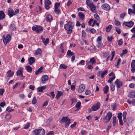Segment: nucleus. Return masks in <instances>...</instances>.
Listing matches in <instances>:
<instances>
[{"mask_svg": "<svg viewBox=\"0 0 135 135\" xmlns=\"http://www.w3.org/2000/svg\"><path fill=\"white\" fill-rule=\"evenodd\" d=\"M74 25V23L71 21L68 22L64 26V28L66 30L67 33L68 34H70L72 32V29Z\"/></svg>", "mask_w": 135, "mask_h": 135, "instance_id": "obj_1", "label": "nucleus"}, {"mask_svg": "<svg viewBox=\"0 0 135 135\" xmlns=\"http://www.w3.org/2000/svg\"><path fill=\"white\" fill-rule=\"evenodd\" d=\"M60 123H65V127L67 128L71 123L70 119L68 118V117H63L60 121Z\"/></svg>", "mask_w": 135, "mask_h": 135, "instance_id": "obj_2", "label": "nucleus"}, {"mask_svg": "<svg viewBox=\"0 0 135 135\" xmlns=\"http://www.w3.org/2000/svg\"><path fill=\"white\" fill-rule=\"evenodd\" d=\"M33 135H45V131L43 128L35 129L33 131Z\"/></svg>", "mask_w": 135, "mask_h": 135, "instance_id": "obj_3", "label": "nucleus"}, {"mask_svg": "<svg viewBox=\"0 0 135 135\" xmlns=\"http://www.w3.org/2000/svg\"><path fill=\"white\" fill-rule=\"evenodd\" d=\"M11 36L9 34H8L5 37L4 35L2 37V39L4 44V45L8 43L11 40Z\"/></svg>", "mask_w": 135, "mask_h": 135, "instance_id": "obj_4", "label": "nucleus"}, {"mask_svg": "<svg viewBox=\"0 0 135 135\" xmlns=\"http://www.w3.org/2000/svg\"><path fill=\"white\" fill-rule=\"evenodd\" d=\"M112 116V113L110 112H109L107 113L106 115L103 118L104 123H107L110 120Z\"/></svg>", "mask_w": 135, "mask_h": 135, "instance_id": "obj_5", "label": "nucleus"}, {"mask_svg": "<svg viewBox=\"0 0 135 135\" xmlns=\"http://www.w3.org/2000/svg\"><path fill=\"white\" fill-rule=\"evenodd\" d=\"M100 106V104L99 102L95 104L91 107V110L93 111L97 110L99 109Z\"/></svg>", "mask_w": 135, "mask_h": 135, "instance_id": "obj_6", "label": "nucleus"}, {"mask_svg": "<svg viewBox=\"0 0 135 135\" xmlns=\"http://www.w3.org/2000/svg\"><path fill=\"white\" fill-rule=\"evenodd\" d=\"M108 73V70H106L104 71H100L97 73V76L101 77L102 78H103L104 76L106 74Z\"/></svg>", "mask_w": 135, "mask_h": 135, "instance_id": "obj_7", "label": "nucleus"}, {"mask_svg": "<svg viewBox=\"0 0 135 135\" xmlns=\"http://www.w3.org/2000/svg\"><path fill=\"white\" fill-rule=\"evenodd\" d=\"M109 75L110 76H112V77H110L109 80L107 82L110 83H111L113 80L115 78V76L114 73L112 72H111L109 74Z\"/></svg>", "mask_w": 135, "mask_h": 135, "instance_id": "obj_8", "label": "nucleus"}, {"mask_svg": "<svg viewBox=\"0 0 135 135\" xmlns=\"http://www.w3.org/2000/svg\"><path fill=\"white\" fill-rule=\"evenodd\" d=\"M123 24L126 26L130 28L133 26L134 25V22L131 21L128 22H123Z\"/></svg>", "mask_w": 135, "mask_h": 135, "instance_id": "obj_9", "label": "nucleus"}, {"mask_svg": "<svg viewBox=\"0 0 135 135\" xmlns=\"http://www.w3.org/2000/svg\"><path fill=\"white\" fill-rule=\"evenodd\" d=\"M45 19L46 22H50L53 21V17L51 15L48 14L46 16Z\"/></svg>", "mask_w": 135, "mask_h": 135, "instance_id": "obj_10", "label": "nucleus"}, {"mask_svg": "<svg viewBox=\"0 0 135 135\" xmlns=\"http://www.w3.org/2000/svg\"><path fill=\"white\" fill-rule=\"evenodd\" d=\"M114 84L116 86L117 88L119 89L122 85V81H119L118 79H117L114 82Z\"/></svg>", "mask_w": 135, "mask_h": 135, "instance_id": "obj_11", "label": "nucleus"}, {"mask_svg": "<svg viewBox=\"0 0 135 135\" xmlns=\"http://www.w3.org/2000/svg\"><path fill=\"white\" fill-rule=\"evenodd\" d=\"M51 4V2L49 0H45V8L48 9L50 8L49 6Z\"/></svg>", "mask_w": 135, "mask_h": 135, "instance_id": "obj_12", "label": "nucleus"}, {"mask_svg": "<svg viewBox=\"0 0 135 135\" xmlns=\"http://www.w3.org/2000/svg\"><path fill=\"white\" fill-rule=\"evenodd\" d=\"M131 67V71L133 73L135 72V60H133L132 61Z\"/></svg>", "mask_w": 135, "mask_h": 135, "instance_id": "obj_13", "label": "nucleus"}, {"mask_svg": "<svg viewBox=\"0 0 135 135\" xmlns=\"http://www.w3.org/2000/svg\"><path fill=\"white\" fill-rule=\"evenodd\" d=\"M88 6L90 8V10L92 12H96V8L95 6L93 3L90 4H89Z\"/></svg>", "mask_w": 135, "mask_h": 135, "instance_id": "obj_14", "label": "nucleus"}, {"mask_svg": "<svg viewBox=\"0 0 135 135\" xmlns=\"http://www.w3.org/2000/svg\"><path fill=\"white\" fill-rule=\"evenodd\" d=\"M102 7L104 10L108 11L110 8V6L107 3H104L102 6Z\"/></svg>", "mask_w": 135, "mask_h": 135, "instance_id": "obj_15", "label": "nucleus"}, {"mask_svg": "<svg viewBox=\"0 0 135 135\" xmlns=\"http://www.w3.org/2000/svg\"><path fill=\"white\" fill-rule=\"evenodd\" d=\"M8 14L10 18L15 15L14 13V10L11 8H9L8 10Z\"/></svg>", "mask_w": 135, "mask_h": 135, "instance_id": "obj_16", "label": "nucleus"}, {"mask_svg": "<svg viewBox=\"0 0 135 135\" xmlns=\"http://www.w3.org/2000/svg\"><path fill=\"white\" fill-rule=\"evenodd\" d=\"M49 79L48 76L47 75H43L42 77L41 81L43 83H45L46 81Z\"/></svg>", "mask_w": 135, "mask_h": 135, "instance_id": "obj_17", "label": "nucleus"}, {"mask_svg": "<svg viewBox=\"0 0 135 135\" xmlns=\"http://www.w3.org/2000/svg\"><path fill=\"white\" fill-rule=\"evenodd\" d=\"M85 88L84 85L83 84L80 85L78 89V92L80 93L82 92L85 89Z\"/></svg>", "mask_w": 135, "mask_h": 135, "instance_id": "obj_18", "label": "nucleus"}, {"mask_svg": "<svg viewBox=\"0 0 135 135\" xmlns=\"http://www.w3.org/2000/svg\"><path fill=\"white\" fill-rule=\"evenodd\" d=\"M22 69H18L16 72V75L17 76H21L22 77L25 78V76H23L22 74Z\"/></svg>", "mask_w": 135, "mask_h": 135, "instance_id": "obj_19", "label": "nucleus"}, {"mask_svg": "<svg viewBox=\"0 0 135 135\" xmlns=\"http://www.w3.org/2000/svg\"><path fill=\"white\" fill-rule=\"evenodd\" d=\"M29 64L31 65L33 64L35 61V59L33 57H30L28 59Z\"/></svg>", "mask_w": 135, "mask_h": 135, "instance_id": "obj_20", "label": "nucleus"}, {"mask_svg": "<svg viewBox=\"0 0 135 135\" xmlns=\"http://www.w3.org/2000/svg\"><path fill=\"white\" fill-rule=\"evenodd\" d=\"M43 30V27L39 26H37V30L36 32L37 33H41Z\"/></svg>", "mask_w": 135, "mask_h": 135, "instance_id": "obj_21", "label": "nucleus"}, {"mask_svg": "<svg viewBox=\"0 0 135 135\" xmlns=\"http://www.w3.org/2000/svg\"><path fill=\"white\" fill-rule=\"evenodd\" d=\"M46 88V86H43L40 87H38L37 88V91L40 92H42L43 90L45 89Z\"/></svg>", "mask_w": 135, "mask_h": 135, "instance_id": "obj_22", "label": "nucleus"}, {"mask_svg": "<svg viewBox=\"0 0 135 135\" xmlns=\"http://www.w3.org/2000/svg\"><path fill=\"white\" fill-rule=\"evenodd\" d=\"M86 64H87L88 65L89 63H91L93 64L96 62V61L95 58L94 57L91 58L90 59V61L89 62H88L87 61H86Z\"/></svg>", "mask_w": 135, "mask_h": 135, "instance_id": "obj_23", "label": "nucleus"}, {"mask_svg": "<svg viewBox=\"0 0 135 135\" xmlns=\"http://www.w3.org/2000/svg\"><path fill=\"white\" fill-rule=\"evenodd\" d=\"M14 73L11 70H9L7 72V74H8L7 76L9 78L12 77L13 76Z\"/></svg>", "mask_w": 135, "mask_h": 135, "instance_id": "obj_24", "label": "nucleus"}, {"mask_svg": "<svg viewBox=\"0 0 135 135\" xmlns=\"http://www.w3.org/2000/svg\"><path fill=\"white\" fill-rule=\"evenodd\" d=\"M43 66H41L37 71H35V75H37L41 73L42 72V70L43 69Z\"/></svg>", "mask_w": 135, "mask_h": 135, "instance_id": "obj_25", "label": "nucleus"}, {"mask_svg": "<svg viewBox=\"0 0 135 135\" xmlns=\"http://www.w3.org/2000/svg\"><path fill=\"white\" fill-rule=\"evenodd\" d=\"M78 15L80 19L82 21L83 20L84 18L85 15L82 12H79L78 13Z\"/></svg>", "mask_w": 135, "mask_h": 135, "instance_id": "obj_26", "label": "nucleus"}, {"mask_svg": "<svg viewBox=\"0 0 135 135\" xmlns=\"http://www.w3.org/2000/svg\"><path fill=\"white\" fill-rule=\"evenodd\" d=\"M5 15L3 11H0V20H2L5 18Z\"/></svg>", "mask_w": 135, "mask_h": 135, "instance_id": "obj_27", "label": "nucleus"}, {"mask_svg": "<svg viewBox=\"0 0 135 135\" xmlns=\"http://www.w3.org/2000/svg\"><path fill=\"white\" fill-rule=\"evenodd\" d=\"M129 97L131 98H135V90L131 92L129 94Z\"/></svg>", "mask_w": 135, "mask_h": 135, "instance_id": "obj_28", "label": "nucleus"}, {"mask_svg": "<svg viewBox=\"0 0 135 135\" xmlns=\"http://www.w3.org/2000/svg\"><path fill=\"white\" fill-rule=\"evenodd\" d=\"M63 94L62 92L59 91H57V94L56 95V98L57 99H58Z\"/></svg>", "mask_w": 135, "mask_h": 135, "instance_id": "obj_29", "label": "nucleus"}, {"mask_svg": "<svg viewBox=\"0 0 135 135\" xmlns=\"http://www.w3.org/2000/svg\"><path fill=\"white\" fill-rule=\"evenodd\" d=\"M109 90V87L108 85L105 86L103 89L104 93L105 94H107Z\"/></svg>", "mask_w": 135, "mask_h": 135, "instance_id": "obj_30", "label": "nucleus"}, {"mask_svg": "<svg viewBox=\"0 0 135 135\" xmlns=\"http://www.w3.org/2000/svg\"><path fill=\"white\" fill-rule=\"evenodd\" d=\"M41 50L40 48H38L35 52V55H37L38 54H40L41 53Z\"/></svg>", "mask_w": 135, "mask_h": 135, "instance_id": "obj_31", "label": "nucleus"}, {"mask_svg": "<svg viewBox=\"0 0 135 135\" xmlns=\"http://www.w3.org/2000/svg\"><path fill=\"white\" fill-rule=\"evenodd\" d=\"M27 70L28 72L31 73L32 71V69L31 67L29 65H28L26 67Z\"/></svg>", "mask_w": 135, "mask_h": 135, "instance_id": "obj_32", "label": "nucleus"}, {"mask_svg": "<svg viewBox=\"0 0 135 135\" xmlns=\"http://www.w3.org/2000/svg\"><path fill=\"white\" fill-rule=\"evenodd\" d=\"M74 54V53L72 52L70 50H68L67 53V54L68 56L70 57H71L72 55H73Z\"/></svg>", "mask_w": 135, "mask_h": 135, "instance_id": "obj_33", "label": "nucleus"}, {"mask_svg": "<svg viewBox=\"0 0 135 135\" xmlns=\"http://www.w3.org/2000/svg\"><path fill=\"white\" fill-rule=\"evenodd\" d=\"M97 42V46L98 47H100L103 46V44L102 43V41H98Z\"/></svg>", "mask_w": 135, "mask_h": 135, "instance_id": "obj_34", "label": "nucleus"}, {"mask_svg": "<svg viewBox=\"0 0 135 135\" xmlns=\"http://www.w3.org/2000/svg\"><path fill=\"white\" fill-rule=\"evenodd\" d=\"M68 67V66L62 64L60 65L59 68L60 69H66Z\"/></svg>", "mask_w": 135, "mask_h": 135, "instance_id": "obj_35", "label": "nucleus"}, {"mask_svg": "<svg viewBox=\"0 0 135 135\" xmlns=\"http://www.w3.org/2000/svg\"><path fill=\"white\" fill-rule=\"evenodd\" d=\"M132 122V119L131 118H128L127 122L126 123V124L128 126H129V124Z\"/></svg>", "mask_w": 135, "mask_h": 135, "instance_id": "obj_36", "label": "nucleus"}, {"mask_svg": "<svg viewBox=\"0 0 135 135\" xmlns=\"http://www.w3.org/2000/svg\"><path fill=\"white\" fill-rule=\"evenodd\" d=\"M112 28V25H109L106 27V31L107 32H109Z\"/></svg>", "mask_w": 135, "mask_h": 135, "instance_id": "obj_37", "label": "nucleus"}, {"mask_svg": "<svg viewBox=\"0 0 135 135\" xmlns=\"http://www.w3.org/2000/svg\"><path fill=\"white\" fill-rule=\"evenodd\" d=\"M54 11L57 15H59L60 13H61L60 11V9H59L58 8H57V9L55 8Z\"/></svg>", "mask_w": 135, "mask_h": 135, "instance_id": "obj_38", "label": "nucleus"}, {"mask_svg": "<svg viewBox=\"0 0 135 135\" xmlns=\"http://www.w3.org/2000/svg\"><path fill=\"white\" fill-rule=\"evenodd\" d=\"M132 13L134 15H135V13H134L133 10H132L131 8H129L128 10V14H130Z\"/></svg>", "mask_w": 135, "mask_h": 135, "instance_id": "obj_39", "label": "nucleus"}, {"mask_svg": "<svg viewBox=\"0 0 135 135\" xmlns=\"http://www.w3.org/2000/svg\"><path fill=\"white\" fill-rule=\"evenodd\" d=\"M121 61V59H119L118 60L117 62L116 65H115V66L117 68H119V65Z\"/></svg>", "mask_w": 135, "mask_h": 135, "instance_id": "obj_40", "label": "nucleus"}, {"mask_svg": "<svg viewBox=\"0 0 135 135\" xmlns=\"http://www.w3.org/2000/svg\"><path fill=\"white\" fill-rule=\"evenodd\" d=\"M123 42V39L122 38L118 41V45L120 46L122 45Z\"/></svg>", "mask_w": 135, "mask_h": 135, "instance_id": "obj_41", "label": "nucleus"}, {"mask_svg": "<svg viewBox=\"0 0 135 135\" xmlns=\"http://www.w3.org/2000/svg\"><path fill=\"white\" fill-rule=\"evenodd\" d=\"M77 124V123L76 122H74V124H71L70 126V127L71 128H73L74 129H75L76 128V125Z\"/></svg>", "mask_w": 135, "mask_h": 135, "instance_id": "obj_42", "label": "nucleus"}, {"mask_svg": "<svg viewBox=\"0 0 135 135\" xmlns=\"http://www.w3.org/2000/svg\"><path fill=\"white\" fill-rule=\"evenodd\" d=\"M10 28L11 29L13 30H15L16 29V28L14 24H11L10 25Z\"/></svg>", "mask_w": 135, "mask_h": 135, "instance_id": "obj_43", "label": "nucleus"}, {"mask_svg": "<svg viewBox=\"0 0 135 135\" xmlns=\"http://www.w3.org/2000/svg\"><path fill=\"white\" fill-rule=\"evenodd\" d=\"M37 102V100L36 99V98L35 97H34L32 101V103L33 104H35Z\"/></svg>", "mask_w": 135, "mask_h": 135, "instance_id": "obj_44", "label": "nucleus"}, {"mask_svg": "<svg viewBox=\"0 0 135 135\" xmlns=\"http://www.w3.org/2000/svg\"><path fill=\"white\" fill-rule=\"evenodd\" d=\"M49 39L48 38H47L46 39L45 41L43 42L45 45H46L47 44L49 43Z\"/></svg>", "mask_w": 135, "mask_h": 135, "instance_id": "obj_45", "label": "nucleus"}, {"mask_svg": "<svg viewBox=\"0 0 135 135\" xmlns=\"http://www.w3.org/2000/svg\"><path fill=\"white\" fill-rule=\"evenodd\" d=\"M81 104V102H78L76 105L75 107L77 108H79Z\"/></svg>", "mask_w": 135, "mask_h": 135, "instance_id": "obj_46", "label": "nucleus"}, {"mask_svg": "<svg viewBox=\"0 0 135 135\" xmlns=\"http://www.w3.org/2000/svg\"><path fill=\"white\" fill-rule=\"evenodd\" d=\"M110 88L111 90L113 91L115 90V86L113 84H112L110 85Z\"/></svg>", "mask_w": 135, "mask_h": 135, "instance_id": "obj_47", "label": "nucleus"}, {"mask_svg": "<svg viewBox=\"0 0 135 135\" xmlns=\"http://www.w3.org/2000/svg\"><path fill=\"white\" fill-rule=\"evenodd\" d=\"M5 117L7 119H9L11 118V116L10 114H6Z\"/></svg>", "mask_w": 135, "mask_h": 135, "instance_id": "obj_48", "label": "nucleus"}, {"mask_svg": "<svg viewBox=\"0 0 135 135\" xmlns=\"http://www.w3.org/2000/svg\"><path fill=\"white\" fill-rule=\"evenodd\" d=\"M60 5V3H55V8H58L59 7V6Z\"/></svg>", "mask_w": 135, "mask_h": 135, "instance_id": "obj_49", "label": "nucleus"}, {"mask_svg": "<svg viewBox=\"0 0 135 135\" xmlns=\"http://www.w3.org/2000/svg\"><path fill=\"white\" fill-rule=\"evenodd\" d=\"M4 92V90L3 89H0V95H2Z\"/></svg>", "mask_w": 135, "mask_h": 135, "instance_id": "obj_50", "label": "nucleus"}, {"mask_svg": "<svg viewBox=\"0 0 135 135\" xmlns=\"http://www.w3.org/2000/svg\"><path fill=\"white\" fill-rule=\"evenodd\" d=\"M94 17L97 20H98L99 19V16L98 14L95 13L94 15Z\"/></svg>", "mask_w": 135, "mask_h": 135, "instance_id": "obj_51", "label": "nucleus"}, {"mask_svg": "<svg viewBox=\"0 0 135 135\" xmlns=\"http://www.w3.org/2000/svg\"><path fill=\"white\" fill-rule=\"evenodd\" d=\"M96 30L94 28H92L90 29V32L93 34H94L96 32Z\"/></svg>", "mask_w": 135, "mask_h": 135, "instance_id": "obj_52", "label": "nucleus"}, {"mask_svg": "<svg viewBox=\"0 0 135 135\" xmlns=\"http://www.w3.org/2000/svg\"><path fill=\"white\" fill-rule=\"evenodd\" d=\"M116 31L118 34H120V33L121 31L120 29L118 28L117 27H115Z\"/></svg>", "mask_w": 135, "mask_h": 135, "instance_id": "obj_53", "label": "nucleus"}, {"mask_svg": "<svg viewBox=\"0 0 135 135\" xmlns=\"http://www.w3.org/2000/svg\"><path fill=\"white\" fill-rule=\"evenodd\" d=\"M113 126L114 127L116 125V120L115 119V118H114V117H113Z\"/></svg>", "mask_w": 135, "mask_h": 135, "instance_id": "obj_54", "label": "nucleus"}, {"mask_svg": "<svg viewBox=\"0 0 135 135\" xmlns=\"http://www.w3.org/2000/svg\"><path fill=\"white\" fill-rule=\"evenodd\" d=\"M122 113H118L117 114V117L119 119H122Z\"/></svg>", "mask_w": 135, "mask_h": 135, "instance_id": "obj_55", "label": "nucleus"}, {"mask_svg": "<svg viewBox=\"0 0 135 135\" xmlns=\"http://www.w3.org/2000/svg\"><path fill=\"white\" fill-rule=\"evenodd\" d=\"M30 125V124L29 123H28L25 125L24 127L25 129H27L29 127Z\"/></svg>", "mask_w": 135, "mask_h": 135, "instance_id": "obj_56", "label": "nucleus"}, {"mask_svg": "<svg viewBox=\"0 0 135 135\" xmlns=\"http://www.w3.org/2000/svg\"><path fill=\"white\" fill-rule=\"evenodd\" d=\"M103 55L105 57H107L109 56V54L108 52H104L103 53Z\"/></svg>", "mask_w": 135, "mask_h": 135, "instance_id": "obj_57", "label": "nucleus"}, {"mask_svg": "<svg viewBox=\"0 0 135 135\" xmlns=\"http://www.w3.org/2000/svg\"><path fill=\"white\" fill-rule=\"evenodd\" d=\"M92 3V2H90V0H86V4L88 6L89 4H90Z\"/></svg>", "mask_w": 135, "mask_h": 135, "instance_id": "obj_58", "label": "nucleus"}, {"mask_svg": "<svg viewBox=\"0 0 135 135\" xmlns=\"http://www.w3.org/2000/svg\"><path fill=\"white\" fill-rule=\"evenodd\" d=\"M50 95L52 97V99L54 98L55 96V94H54V91H51L50 93Z\"/></svg>", "mask_w": 135, "mask_h": 135, "instance_id": "obj_59", "label": "nucleus"}, {"mask_svg": "<svg viewBox=\"0 0 135 135\" xmlns=\"http://www.w3.org/2000/svg\"><path fill=\"white\" fill-rule=\"evenodd\" d=\"M19 12V9L18 8L16 9L15 11L14 12V14H15V15L16 14L18 13Z\"/></svg>", "mask_w": 135, "mask_h": 135, "instance_id": "obj_60", "label": "nucleus"}, {"mask_svg": "<svg viewBox=\"0 0 135 135\" xmlns=\"http://www.w3.org/2000/svg\"><path fill=\"white\" fill-rule=\"evenodd\" d=\"M135 85L134 84L132 83L129 84V87L131 88H133L135 86Z\"/></svg>", "mask_w": 135, "mask_h": 135, "instance_id": "obj_61", "label": "nucleus"}, {"mask_svg": "<svg viewBox=\"0 0 135 135\" xmlns=\"http://www.w3.org/2000/svg\"><path fill=\"white\" fill-rule=\"evenodd\" d=\"M115 24L117 26H119L120 25V22L118 21L115 20Z\"/></svg>", "mask_w": 135, "mask_h": 135, "instance_id": "obj_62", "label": "nucleus"}, {"mask_svg": "<svg viewBox=\"0 0 135 135\" xmlns=\"http://www.w3.org/2000/svg\"><path fill=\"white\" fill-rule=\"evenodd\" d=\"M91 92V91L90 90L88 89L86 90L85 92V94L86 95H88Z\"/></svg>", "mask_w": 135, "mask_h": 135, "instance_id": "obj_63", "label": "nucleus"}, {"mask_svg": "<svg viewBox=\"0 0 135 135\" xmlns=\"http://www.w3.org/2000/svg\"><path fill=\"white\" fill-rule=\"evenodd\" d=\"M126 15L125 13H123L120 14V17L121 18H123Z\"/></svg>", "mask_w": 135, "mask_h": 135, "instance_id": "obj_64", "label": "nucleus"}]
</instances>
